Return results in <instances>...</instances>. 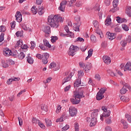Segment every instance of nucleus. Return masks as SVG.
<instances>
[{
    "label": "nucleus",
    "mask_w": 131,
    "mask_h": 131,
    "mask_svg": "<svg viewBox=\"0 0 131 131\" xmlns=\"http://www.w3.org/2000/svg\"><path fill=\"white\" fill-rule=\"evenodd\" d=\"M64 21V19L60 15H51L48 18V22L49 25L53 28H58L59 27V23H62Z\"/></svg>",
    "instance_id": "obj_1"
},
{
    "label": "nucleus",
    "mask_w": 131,
    "mask_h": 131,
    "mask_svg": "<svg viewBox=\"0 0 131 131\" xmlns=\"http://www.w3.org/2000/svg\"><path fill=\"white\" fill-rule=\"evenodd\" d=\"M106 91H107V89L105 88H101L100 89L96 95V100H97V101H100L104 98V94H105Z\"/></svg>",
    "instance_id": "obj_2"
},
{
    "label": "nucleus",
    "mask_w": 131,
    "mask_h": 131,
    "mask_svg": "<svg viewBox=\"0 0 131 131\" xmlns=\"http://www.w3.org/2000/svg\"><path fill=\"white\" fill-rule=\"evenodd\" d=\"M79 50V48L77 46L71 45L69 48V50L68 52V54L69 56H74L75 52H77V51Z\"/></svg>",
    "instance_id": "obj_3"
},
{
    "label": "nucleus",
    "mask_w": 131,
    "mask_h": 131,
    "mask_svg": "<svg viewBox=\"0 0 131 131\" xmlns=\"http://www.w3.org/2000/svg\"><path fill=\"white\" fill-rule=\"evenodd\" d=\"M79 66L82 68H84L85 71H89V70H91V68H92V63L88 62L85 64L83 62H79Z\"/></svg>",
    "instance_id": "obj_4"
},
{
    "label": "nucleus",
    "mask_w": 131,
    "mask_h": 131,
    "mask_svg": "<svg viewBox=\"0 0 131 131\" xmlns=\"http://www.w3.org/2000/svg\"><path fill=\"white\" fill-rule=\"evenodd\" d=\"M73 98H75L76 99H77V100H80V99L84 98L83 91H82L80 92L75 91L74 92Z\"/></svg>",
    "instance_id": "obj_5"
},
{
    "label": "nucleus",
    "mask_w": 131,
    "mask_h": 131,
    "mask_svg": "<svg viewBox=\"0 0 131 131\" xmlns=\"http://www.w3.org/2000/svg\"><path fill=\"white\" fill-rule=\"evenodd\" d=\"M69 112L70 116L73 117L76 116V114H77V109L74 107V106H71L69 107Z\"/></svg>",
    "instance_id": "obj_6"
},
{
    "label": "nucleus",
    "mask_w": 131,
    "mask_h": 131,
    "mask_svg": "<svg viewBox=\"0 0 131 131\" xmlns=\"http://www.w3.org/2000/svg\"><path fill=\"white\" fill-rule=\"evenodd\" d=\"M49 57H50V54H49V53H43L42 54L41 60L43 64H45V65H46V64H47L48 62H49V60H48V59H49Z\"/></svg>",
    "instance_id": "obj_7"
},
{
    "label": "nucleus",
    "mask_w": 131,
    "mask_h": 131,
    "mask_svg": "<svg viewBox=\"0 0 131 131\" xmlns=\"http://www.w3.org/2000/svg\"><path fill=\"white\" fill-rule=\"evenodd\" d=\"M67 3V1L63 0L60 4V7L58 8V10H60L61 12H64Z\"/></svg>",
    "instance_id": "obj_8"
},
{
    "label": "nucleus",
    "mask_w": 131,
    "mask_h": 131,
    "mask_svg": "<svg viewBox=\"0 0 131 131\" xmlns=\"http://www.w3.org/2000/svg\"><path fill=\"white\" fill-rule=\"evenodd\" d=\"M106 35H107V38L110 39V40H113L116 38V34L115 33H110L107 32L106 33Z\"/></svg>",
    "instance_id": "obj_9"
},
{
    "label": "nucleus",
    "mask_w": 131,
    "mask_h": 131,
    "mask_svg": "<svg viewBox=\"0 0 131 131\" xmlns=\"http://www.w3.org/2000/svg\"><path fill=\"white\" fill-rule=\"evenodd\" d=\"M15 16L17 22L20 23L22 21V14L20 11H17Z\"/></svg>",
    "instance_id": "obj_10"
},
{
    "label": "nucleus",
    "mask_w": 131,
    "mask_h": 131,
    "mask_svg": "<svg viewBox=\"0 0 131 131\" xmlns=\"http://www.w3.org/2000/svg\"><path fill=\"white\" fill-rule=\"evenodd\" d=\"M102 59L103 62L107 65H109L111 63V58L108 56H103Z\"/></svg>",
    "instance_id": "obj_11"
},
{
    "label": "nucleus",
    "mask_w": 131,
    "mask_h": 131,
    "mask_svg": "<svg viewBox=\"0 0 131 131\" xmlns=\"http://www.w3.org/2000/svg\"><path fill=\"white\" fill-rule=\"evenodd\" d=\"M3 54L6 57H9L12 55V51L10 50L9 48H6L3 51Z\"/></svg>",
    "instance_id": "obj_12"
},
{
    "label": "nucleus",
    "mask_w": 131,
    "mask_h": 131,
    "mask_svg": "<svg viewBox=\"0 0 131 131\" xmlns=\"http://www.w3.org/2000/svg\"><path fill=\"white\" fill-rule=\"evenodd\" d=\"M98 112H99V110H94L93 112L91 114V118L93 119H97V118H98Z\"/></svg>",
    "instance_id": "obj_13"
},
{
    "label": "nucleus",
    "mask_w": 131,
    "mask_h": 131,
    "mask_svg": "<svg viewBox=\"0 0 131 131\" xmlns=\"http://www.w3.org/2000/svg\"><path fill=\"white\" fill-rule=\"evenodd\" d=\"M71 76V77H70ZM72 77V73H71L70 74V76H68L67 77H66L63 80H62V84H64V83H66V82H68V81H70L71 80V78Z\"/></svg>",
    "instance_id": "obj_14"
},
{
    "label": "nucleus",
    "mask_w": 131,
    "mask_h": 131,
    "mask_svg": "<svg viewBox=\"0 0 131 131\" xmlns=\"http://www.w3.org/2000/svg\"><path fill=\"white\" fill-rule=\"evenodd\" d=\"M126 70H128V71H131V62L129 61H128L125 66L124 71H126Z\"/></svg>",
    "instance_id": "obj_15"
},
{
    "label": "nucleus",
    "mask_w": 131,
    "mask_h": 131,
    "mask_svg": "<svg viewBox=\"0 0 131 131\" xmlns=\"http://www.w3.org/2000/svg\"><path fill=\"white\" fill-rule=\"evenodd\" d=\"M70 101L74 105H77V104H79L80 102V99H75V98H71Z\"/></svg>",
    "instance_id": "obj_16"
},
{
    "label": "nucleus",
    "mask_w": 131,
    "mask_h": 131,
    "mask_svg": "<svg viewBox=\"0 0 131 131\" xmlns=\"http://www.w3.org/2000/svg\"><path fill=\"white\" fill-rule=\"evenodd\" d=\"M68 118V116L65 114H63L60 118H58L56 120V122H62L63 119H66Z\"/></svg>",
    "instance_id": "obj_17"
},
{
    "label": "nucleus",
    "mask_w": 131,
    "mask_h": 131,
    "mask_svg": "<svg viewBox=\"0 0 131 131\" xmlns=\"http://www.w3.org/2000/svg\"><path fill=\"white\" fill-rule=\"evenodd\" d=\"M42 30L43 32H45V33L47 34H50V33H51V28L50 26H45Z\"/></svg>",
    "instance_id": "obj_18"
},
{
    "label": "nucleus",
    "mask_w": 131,
    "mask_h": 131,
    "mask_svg": "<svg viewBox=\"0 0 131 131\" xmlns=\"http://www.w3.org/2000/svg\"><path fill=\"white\" fill-rule=\"evenodd\" d=\"M91 122H90V126L91 127H93V126H95V125L97 124V121H98L97 119H93V118H91Z\"/></svg>",
    "instance_id": "obj_19"
},
{
    "label": "nucleus",
    "mask_w": 131,
    "mask_h": 131,
    "mask_svg": "<svg viewBox=\"0 0 131 131\" xmlns=\"http://www.w3.org/2000/svg\"><path fill=\"white\" fill-rule=\"evenodd\" d=\"M117 21L118 23H124L127 22V20L125 18H121L119 16L117 17Z\"/></svg>",
    "instance_id": "obj_20"
},
{
    "label": "nucleus",
    "mask_w": 131,
    "mask_h": 131,
    "mask_svg": "<svg viewBox=\"0 0 131 131\" xmlns=\"http://www.w3.org/2000/svg\"><path fill=\"white\" fill-rule=\"evenodd\" d=\"M121 123L123 124V128H127L128 127V124L124 119L121 120Z\"/></svg>",
    "instance_id": "obj_21"
},
{
    "label": "nucleus",
    "mask_w": 131,
    "mask_h": 131,
    "mask_svg": "<svg viewBox=\"0 0 131 131\" xmlns=\"http://www.w3.org/2000/svg\"><path fill=\"white\" fill-rule=\"evenodd\" d=\"M38 13L40 16H41V15L45 13V9L43 8V7H38Z\"/></svg>",
    "instance_id": "obj_22"
},
{
    "label": "nucleus",
    "mask_w": 131,
    "mask_h": 131,
    "mask_svg": "<svg viewBox=\"0 0 131 131\" xmlns=\"http://www.w3.org/2000/svg\"><path fill=\"white\" fill-rule=\"evenodd\" d=\"M94 52V50L91 49L88 51V56L85 58V60H88L89 58H91L92 56H93V52Z\"/></svg>",
    "instance_id": "obj_23"
},
{
    "label": "nucleus",
    "mask_w": 131,
    "mask_h": 131,
    "mask_svg": "<svg viewBox=\"0 0 131 131\" xmlns=\"http://www.w3.org/2000/svg\"><path fill=\"white\" fill-rule=\"evenodd\" d=\"M126 14L129 17H131V7L130 6H127L126 9Z\"/></svg>",
    "instance_id": "obj_24"
},
{
    "label": "nucleus",
    "mask_w": 131,
    "mask_h": 131,
    "mask_svg": "<svg viewBox=\"0 0 131 131\" xmlns=\"http://www.w3.org/2000/svg\"><path fill=\"white\" fill-rule=\"evenodd\" d=\"M30 54L28 55L27 61L29 63V64H33V58L32 57L29 56Z\"/></svg>",
    "instance_id": "obj_25"
},
{
    "label": "nucleus",
    "mask_w": 131,
    "mask_h": 131,
    "mask_svg": "<svg viewBox=\"0 0 131 131\" xmlns=\"http://www.w3.org/2000/svg\"><path fill=\"white\" fill-rule=\"evenodd\" d=\"M110 114H111V112L110 111H106L105 112H103L102 114L104 117H109V116H110Z\"/></svg>",
    "instance_id": "obj_26"
},
{
    "label": "nucleus",
    "mask_w": 131,
    "mask_h": 131,
    "mask_svg": "<svg viewBox=\"0 0 131 131\" xmlns=\"http://www.w3.org/2000/svg\"><path fill=\"white\" fill-rule=\"evenodd\" d=\"M43 42L44 46L47 47V48H51V46L50 44V43L49 42V41H48L47 39H44L43 40Z\"/></svg>",
    "instance_id": "obj_27"
},
{
    "label": "nucleus",
    "mask_w": 131,
    "mask_h": 131,
    "mask_svg": "<svg viewBox=\"0 0 131 131\" xmlns=\"http://www.w3.org/2000/svg\"><path fill=\"white\" fill-rule=\"evenodd\" d=\"M110 24H111V18L108 16L105 21V25L108 26V25H110Z\"/></svg>",
    "instance_id": "obj_28"
},
{
    "label": "nucleus",
    "mask_w": 131,
    "mask_h": 131,
    "mask_svg": "<svg viewBox=\"0 0 131 131\" xmlns=\"http://www.w3.org/2000/svg\"><path fill=\"white\" fill-rule=\"evenodd\" d=\"M40 108L41 110H43V111H45V112H47L48 111V105L46 104H42L40 105Z\"/></svg>",
    "instance_id": "obj_29"
},
{
    "label": "nucleus",
    "mask_w": 131,
    "mask_h": 131,
    "mask_svg": "<svg viewBox=\"0 0 131 131\" xmlns=\"http://www.w3.org/2000/svg\"><path fill=\"white\" fill-rule=\"evenodd\" d=\"M17 57L19 60H22L25 58V54H24L23 52H20V54L17 55Z\"/></svg>",
    "instance_id": "obj_30"
},
{
    "label": "nucleus",
    "mask_w": 131,
    "mask_h": 131,
    "mask_svg": "<svg viewBox=\"0 0 131 131\" xmlns=\"http://www.w3.org/2000/svg\"><path fill=\"white\" fill-rule=\"evenodd\" d=\"M93 24L96 30H98L99 29V22L97 20H94Z\"/></svg>",
    "instance_id": "obj_31"
},
{
    "label": "nucleus",
    "mask_w": 131,
    "mask_h": 131,
    "mask_svg": "<svg viewBox=\"0 0 131 131\" xmlns=\"http://www.w3.org/2000/svg\"><path fill=\"white\" fill-rule=\"evenodd\" d=\"M47 126H51L52 125V121L49 119H45Z\"/></svg>",
    "instance_id": "obj_32"
},
{
    "label": "nucleus",
    "mask_w": 131,
    "mask_h": 131,
    "mask_svg": "<svg viewBox=\"0 0 131 131\" xmlns=\"http://www.w3.org/2000/svg\"><path fill=\"white\" fill-rule=\"evenodd\" d=\"M21 27L23 29H24V30H25V31L28 30V31H30L31 30L30 28H29V27H27V26L25 24H23L21 25Z\"/></svg>",
    "instance_id": "obj_33"
},
{
    "label": "nucleus",
    "mask_w": 131,
    "mask_h": 131,
    "mask_svg": "<svg viewBox=\"0 0 131 131\" xmlns=\"http://www.w3.org/2000/svg\"><path fill=\"white\" fill-rule=\"evenodd\" d=\"M80 80H76L75 82L74 83L75 88H78L80 85Z\"/></svg>",
    "instance_id": "obj_34"
},
{
    "label": "nucleus",
    "mask_w": 131,
    "mask_h": 131,
    "mask_svg": "<svg viewBox=\"0 0 131 131\" xmlns=\"http://www.w3.org/2000/svg\"><path fill=\"white\" fill-rule=\"evenodd\" d=\"M125 118H126L128 122H129V123H131V115L129 114H126L125 116Z\"/></svg>",
    "instance_id": "obj_35"
},
{
    "label": "nucleus",
    "mask_w": 131,
    "mask_h": 131,
    "mask_svg": "<svg viewBox=\"0 0 131 131\" xmlns=\"http://www.w3.org/2000/svg\"><path fill=\"white\" fill-rule=\"evenodd\" d=\"M32 123H34V124H39V120H37L36 118H33L32 119Z\"/></svg>",
    "instance_id": "obj_36"
},
{
    "label": "nucleus",
    "mask_w": 131,
    "mask_h": 131,
    "mask_svg": "<svg viewBox=\"0 0 131 131\" xmlns=\"http://www.w3.org/2000/svg\"><path fill=\"white\" fill-rule=\"evenodd\" d=\"M127 92V90H126L125 87H123L120 90V93L122 94V95H124V94H125Z\"/></svg>",
    "instance_id": "obj_37"
},
{
    "label": "nucleus",
    "mask_w": 131,
    "mask_h": 131,
    "mask_svg": "<svg viewBox=\"0 0 131 131\" xmlns=\"http://www.w3.org/2000/svg\"><path fill=\"white\" fill-rule=\"evenodd\" d=\"M113 6L114 8H117V6H118V0H114L113 2Z\"/></svg>",
    "instance_id": "obj_38"
},
{
    "label": "nucleus",
    "mask_w": 131,
    "mask_h": 131,
    "mask_svg": "<svg viewBox=\"0 0 131 131\" xmlns=\"http://www.w3.org/2000/svg\"><path fill=\"white\" fill-rule=\"evenodd\" d=\"M31 11L33 15H36V14L37 13V12H36V7L35 6H33L32 7Z\"/></svg>",
    "instance_id": "obj_39"
},
{
    "label": "nucleus",
    "mask_w": 131,
    "mask_h": 131,
    "mask_svg": "<svg viewBox=\"0 0 131 131\" xmlns=\"http://www.w3.org/2000/svg\"><path fill=\"white\" fill-rule=\"evenodd\" d=\"M4 39H5V33H2L0 35V42H2L3 41H4Z\"/></svg>",
    "instance_id": "obj_40"
},
{
    "label": "nucleus",
    "mask_w": 131,
    "mask_h": 131,
    "mask_svg": "<svg viewBox=\"0 0 131 131\" xmlns=\"http://www.w3.org/2000/svg\"><path fill=\"white\" fill-rule=\"evenodd\" d=\"M51 42H55L56 40H58V37L57 36H52L51 37Z\"/></svg>",
    "instance_id": "obj_41"
},
{
    "label": "nucleus",
    "mask_w": 131,
    "mask_h": 131,
    "mask_svg": "<svg viewBox=\"0 0 131 131\" xmlns=\"http://www.w3.org/2000/svg\"><path fill=\"white\" fill-rule=\"evenodd\" d=\"M122 27L123 30H125V31H128V30H129L128 27L126 25L123 24L122 25Z\"/></svg>",
    "instance_id": "obj_42"
},
{
    "label": "nucleus",
    "mask_w": 131,
    "mask_h": 131,
    "mask_svg": "<svg viewBox=\"0 0 131 131\" xmlns=\"http://www.w3.org/2000/svg\"><path fill=\"white\" fill-rule=\"evenodd\" d=\"M73 29L75 31H79V25L77 26V24H75L74 26Z\"/></svg>",
    "instance_id": "obj_43"
},
{
    "label": "nucleus",
    "mask_w": 131,
    "mask_h": 131,
    "mask_svg": "<svg viewBox=\"0 0 131 131\" xmlns=\"http://www.w3.org/2000/svg\"><path fill=\"white\" fill-rule=\"evenodd\" d=\"M17 119L19 121V126H22V125H23V120H22V118H21L20 117H18Z\"/></svg>",
    "instance_id": "obj_44"
},
{
    "label": "nucleus",
    "mask_w": 131,
    "mask_h": 131,
    "mask_svg": "<svg viewBox=\"0 0 131 131\" xmlns=\"http://www.w3.org/2000/svg\"><path fill=\"white\" fill-rule=\"evenodd\" d=\"M91 41H92V42H96V41L97 40V38H96L95 35H91Z\"/></svg>",
    "instance_id": "obj_45"
},
{
    "label": "nucleus",
    "mask_w": 131,
    "mask_h": 131,
    "mask_svg": "<svg viewBox=\"0 0 131 131\" xmlns=\"http://www.w3.org/2000/svg\"><path fill=\"white\" fill-rule=\"evenodd\" d=\"M21 44H22V41L20 40L18 41L15 46V48L16 49H18L20 47V45Z\"/></svg>",
    "instance_id": "obj_46"
},
{
    "label": "nucleus",
    "mask_w": 131,
    "mask_h": 131,
    "mask_svg": "<svg viewBox=\"0 0 131 131\" xmlns=\"http://www.w3.org/2000/svg\"><path fill=\"white\" fill-rule=\"evenodd\" d=\"M2 64L3 67H4V68H8V67H9V64H8V62H7V61H2Z\"/></svg>",
    "instance_id": "obj_47"
},
{
    "label": "nucleus",
    "mask_w": 131,
    "mask_h": 131,
    "mask_svg": "<svg viewBox=\"0 0 131 131\" xmlns=\"http://www.w3.org/2000/svg\"><path fill=\"white\" fill-rule=\"evenodd\" d=\"M127 41H125V40H123L121 41L120 43L122 46V47H125L126 45H127V42H126Z\"/></svg>",
    "instance_id": "obj_48"
},
{
    "label": "nucleus",
    "mask_w": 131,
    "mask_h": 131,
    "mask_svg": "<svg viewBox=\"0 0 131 131\" xmlns=\"http://www.w3.org/2000/svg\"><path fill=\"white\" fill-rule=\"evenodd\" d=\"M56 66H57V64H56V62L53 61L50 64V68L52 69V68H55Z\"/></svg>",
    "instance_id": "obj_49"
},
{
    "label": "nucleus",
    "mask_w": 131,
    "mask_h": 131,
    "mask_svg": "<svg viewBox=\"0 0 131 131\" xmlns=\"http://www.w3.org/2000/svg\"><path fill=\"white\" fill-rule=\"evenodd\" d=\"M107 72H108V73H109V74L111 75V76H116V75H115L114 72H113V71H112L110 70H108Z\"/></svg>",
    "instance_id": "obj_50"
},
{
    "label": "nucleus",
    "mask_w": 131,
    "mask_h": 131,
    "mask_svg": "<svg viewBox=\"0 0 131 131\" xmlns=\"http://www.w3.org/2000/svg\"><path fill=\"white\" fill-rule=\"evenodd\" d=\"M84 73H83V71L80 70L78 72V76L80 77L81 76H83Z\"/></svg>",
    "instance_id": "obj_51"
},
{
    "label": "nucleus",
    "mask_w": 131,
    "mask_h": 131,
    "mask_svg": "<svg viewBox=\"0 0 131 131\" xmlns=\"http://www.w3.org/2000/svg\"><path fill=\"white\" fill-rule=\"evenodd\" d=\"M77 41H84V39L80 37H79L75 40V42H76Z\"/></svg>",
    "instance_id": "obj_52"
},
{
    "label": "nucleus",
    "mask_w": 131,
    "mask_h": 131,
    "mask_svg": "<svg viewBox=\"0 0 131 131\" xmlns=\"http://www.w3.org/2000/svg\"><path fill=\"white\" fill-rule=\"evenodd\" d=\"M95 79H96V80H98V81H100V80H101V76L98 74L95 75Z\"/></svg>",
    "instance_id": "obj_53"
},
{
    "label": "nucleus",
    "mask_w": 131,
    "mask_h": 131,
    "mask_svg": "<svg viewBox=\"0 0 131 131\" xmlns=\"http://www.w3.org/2000/svg\"><path fill=\"white\" fill-rule=\"evenodd\" d=\"M68 36H69L70 37H71V38L74 37V33L71 32H68Z\"/></svg>",
    "instance_id": "obj_54"
},
{
    "label": "nucleus",
    "mask_w": 131,
    "mask_h": 131,
    "mask_svg": "<svg viewBox=\"0 0 131 131\" xmlns=\"http://www.w3.org/2000/svg\"><path fill=\"white\" fill-rule=\"evenodd\" d=\"M69 127H69V125H66L65 126H64V127H63L62 128L61 130H62V131H66V130H67V129H69Z\"/></svg>",
    "instance_id": "obj_55"
},
{
    "label": "nucleus",
    "mask_w": 131,
    "mask_h": 131,
    "mask_svg": "<svg viewBox=\"0 0 131 131\" xmlns=\"http://www.w3.org/2000/svg\"><path fill=\"white\" fill-rule=\"evenodd\" d=\"M6 31V28L4 26L0 27V32H5Z\"/></svg>",
    "instance_id": "obj_56"
},
{
    "label": "nucleus",
    "mask_w": 131,
    "mask_h": 131,
    "mask_svg": "<svg viewBox=\"0 0 131 131\" xmlns=\"http://www.w3.org/2000/svg\"><path fill=\"white\" fill-rule=\"evenodd\" d=\"M75 5H76V6L78 7V8L82 6V4H81V1H77Z\"/></svg>",
    "instance_id": "obj_57"
},
{
    "label": "nucleus",
    "mask_w": 131,
    "mask_h": 131,
    "mask_svg": "<svg viewBox=\"0 0 131 131\" xmlns=\"http://www.w3.org/2000/svg\"><path fill=\"white\" fill-rule=\"evenodd\" d=\"M14 81V78H10L7 81V84H12V82Z\"/></svg>",
    "instance_id": "obj_58"
},
{
    "label": "nucleus",
    "mask_w": 131,
    "mask_h": 131,
    "mask_svg": "<svg viewBox=\"0 0 131 131\" xmlns=\"http://www.w3.org/2000/svg\"><path fill=\"white\" fill-rule=\"evenodd\" d=\"M105 122L107 124H110L111 123H112V121H111V119L109 118L106 119Z\"/></svg>",
    "instance_id": "obj_59"
},
{
    "label": "nucleus",
    "mask_w": 131,
    "mask_h": 131,
    "mask_svg": "<svg viewBox=\"0 0 131 131\" xmlns=\"http://www.w3.org/2000/svg\"><path fill=\"white\" fill-rule=\"evenodd\" d=\"M115 32H120L121 31V30L120 29V27L118 26L115 28Z\"/></svg>",
    "instance_id": "obj_60"
},
{
    "label": "nucleus",
    "mask_w": 131,
    "mask_h": 131,
    "mask_svg": "<svg viewBox=\"0 0 131 131\" xmlns=\"http://www.w3.org/2000/svg\"><path fill=\"white\" fill-rule=\"evenodd\" d=\"M61 109L62 107H61V106L59 105L56 109V113H59L61 112Z\"/></svg>",
    "instance_id": "obj_61"
},
{
    "label": "nucleus",
    "mask_w": 131,
    "mask_h": 131,
    "mask_svg": "<svg viewBox=\"0 0 131 131\" xmlns=\"http://www.w3.org/2000/svg\"><path fill=\"white\" fill-rule=\"evenodd\" d=\"M104 4L106 6H110V4H111V1L110 0H105Z\"/></svg>",
    "instance_id": "obj_62"
},
{
    "label": "nucleus",
    "mask_w": 131,
    "mask_h": 131,
    "mask_svg": "<svg viewBox=\"0 0 131 131\" xmlns=\"http://www.w3.org/2000/svg\"><path fill=\"white\" fill-rule=\"evenodd\" d=\"M75 131H79V127L78 126V124L75 123Z\"/></svg>",
    "instance_id": "obj_63"
},
{
    "label": "nucleus",
    "mask_w": 131,
    "mask_h": 131,
    "mask_svg": "<svg viewBox=\"0 0 131 131\" xmlns=\"http://www.w3.org/2000/svg\"><path fill=\"white\" fill-rule=\"evenodd\" d=\"M31 50H33V49H34L35 47V43H34V42L33 41H31Z\"/></svg>",
    "instance_id": "obj_64"
}]
</instances>
